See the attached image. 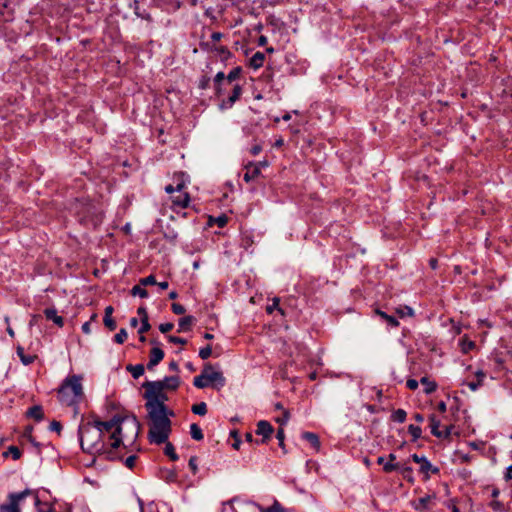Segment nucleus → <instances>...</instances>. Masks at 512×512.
Segmentation results:
<instances>
[{"label":"nucleus","instance_id":"obj_42","mask_svg":"<svg viewBox=\"0 0 512 512\" xmlns=\"http://www.w3.org/2000/svg\"><path fill=\"white\" fill-rule=\"evenodd\" d=\"M151 328V325L149 324V319H142L141 321V327L138 331L139 334H144L148 332Z\"/></svg>","mask_w":512,"mask_h":512},{"label":"nucleus","instance_id":"obj_47","mask_svg":"<svg viewBox=\"0 0 512 512\" xmlns=\"http://www.w3.org/2000/svg\"><path fill=\"white\" fill-rule=\"evenodd\" d=\"M214 221V219L212 217L209 218V221H208V225H212V222ZM215 222L218 224V226L220 228L224 227V214H221L219 215L216 219H215Z\"/></svg>","mask_w":512,"mask_h":512},{"label":"nucleus","instance_id":"obj_30","mask_svg":"<svg viewBox=\"0 0 512 512\" xmlns=\"http://www.w3.org/2000/svg\"><path fill=\"white\" fill-rule=\"evenodd\" d=\"M191 410L193 413H195L197 415L204 416L207 413V405L205 402H200V403L194 404L192 406Z\"/></svg>","mask_w":512,"mask_h":512},{"label":"nucleus","instance_id":"obj_2","mask_svg":"<svg viewBox=\"0 0 512 512\" xmlns=\"http://www.w3.org/2000/svg\"><path fill=\"white\" fill-rule=\"evenodd\" d=\"M80 445L84 452L95 454L105 451V439L109 440L106 422L82 423L79 427Z\"/></svg>","mask_w":512,"mask_h":512},{"label":"nucleus","instance_id":"obj_46","mask_svg":"<svg viewBox=\"0 0 512 512\" xmlns=\"http://www.w3.org/2000/svg\"><path fill=\"white\" fill-rule=\"evenodd\" d=\"M276 438L279 441V446L284 448V439H285V433L283 428H279L276 434Z\"/></svg>","mask_w":512,"mask_h":512},{"label":"nucleus","instance_id":"obj_28","mask_svg":"<svg viewBox=\"0 0 512 512\" xmlns=\"http://www.w3.org/2000/svg\"><path fill=\"white\" fill-rule=\"evenodd\" d=\"M165 449L164 453L168 456L172 461H176L178 459V455L175 452V448L172 443L168 442V440L164 443Z\"/></svg>","mask_w":512,"mask_h":512},{"label":"nucleus","instance_id":"obj_36","mask_svg":"<svg viewBox=\"0 0 512 512\" xmlns=\"http://www.w3.org/2000/svg\"><path fill=\"white\" fill-rule=\"evenodd\" d=\"M396 313L399 314L400 317L412 316L413 310H412V308H410L408 306H404V307L397 308Z\"/></svg>","mask_w":512,"mask_h":512},{"label":"nucleus","instance_id":"obj_6","mask_svg":"<svg viewBox=\"0 0 512 512\" xmlns=\"http://www.w3.org/2000/svg\"><path fill=\"white\" fill-rule=\"evenodd\" d=\"M228 504L232 512H250L255 510H259L260 512H285L278 501H275L273 505L268 508H263L253 502L242 501L239 498L230 500Z\"/></svg>","mask_w":512,"mask_h":512},{"label":"nucleus","instance_id":"obj_27","mask_svg":"<svg viewBox=\"0 0 512 512\" xmlns=\"http://www.w3.org/2000/svg\"><path fill=\"white\" fill-rule=\"evenodd\" d=\"M376 313L382 319H384L391 327H397L399 325V322H398V320L395 317H393L391 315H388L385 312L380 311V310H376Z\"/></svg>","mask_w":512,"mask_h":512},{"label":"nucleus","instance_id":"obj_14","mask_svg":"<svg viewBox=\"0 0 512 512\" xmlns=\"http://www.w3.org/2000/svg\"><path fill=\"white\" fill-rule=\"evenodd\" d=\"M163 358H164V352L161 348H159V347L152 348L150 351V359L147 364V368L152 369L153 367L158 365L162 361Z\"/></svg>","mask_w":512,"mask_h":512},{"label":"nucleus","instance_id":"obj_33","mask_svg":"<svg viewBox=\"0 0 512 512\" xmlns=\"http://www.w3.org/2000/svg\"><path fill=\"white\" fill-rule=\"evenodd\" d=\"M131 294L133 296H140L141 298H146L148 296V292L146 291V289H144L143 287H141V284L140 285H135L132 289H131Z\"/></svg>","mask_w":512,"mask_h":512},{"label":"nucleus","instance_id":"obj_34","mask_svg":"<svg viewBox=\"0 0 512 512\" xmlns=\"http://www.w3.org/2000/svg\"><path fill=\"white\" fill-rule=\"evenodd\" d=\"M128 337L127 331L124 328H121L119 332L114 336V341L118 344H123Z\"/></svg>","mask_w":512,"mask_h":512},{"label":"nucleus","instance_id":"obj_53","mask_svg":"<svg viewBox=\"0 0 512 512\" xmlns=\"http://www.w3.org/2000/svg\"><path fill=\"white\" fill-rule=\"evenodd\" d=\"M168 340H169V342L174 343V344H179V345H185L186 344V340L185 339L180 338V337H176V336H169Z\"/></svg>","mask_w":512,"mask_h":512},{"label":"nucleus","instance_id":"obj_45","mask_svg":"<svg viewBox=\"0 0 512 512\" xmlns=\"http://www.w3.org/2000/svg\"><path fill=\"white\" fill-rule=\"evenodd\" d=\"M431 497L425 496L419 499V505L416 506V509H424L427 507Z\"/></svg>","mask_w":512,"mask_h":512},{"label":"nucleus","instance_id":"obj_26","mask_svg":"<svg viewBox=\"0 0 512 512\" xmlns=\"http://www.w3.org/2000/svg\"><path fill=\"white\" fill-rule=\"evenodd\" d=\"M17 355L20 357L21 361L25 365H29L34 362L35 356L33 355H25L24 349L21 346L17 347Z\"/></svg>","mask_w":512,"mask_h":512},{"label":"nucleus","instance_id":"obj_7","mask_svg":"<svg viewBox=\"0 0 512 512\" xmlns=\"http://www.w3.org/2000/svg\"><path fill=\"white\" fill-rule=\"evenodd\" d=\"M165 191L170 194V199L172 202V208L176 211L178 209H183L188 207L190 202V196L185 191V183L179 182L176 187L173 185H167L165 187Z\"/></svg>","mask_w":512,"mask_h":512},{"label":"nucleus","instance_id":"obj_52","mask_svg":"<svg viewBox=\"0 0 512 512\" xmlns=\"http://www.w3.org/2000/svg\"><path fill=\"white\" fill-rule=\"evenodd\" d=\"M174 325L173 323H162L159 325V330L162 333H167L173 329Z\"/></svg>","mask_w":512,"mask_h":512},{"label":"nucleus","instance_id":"obj_56","mask_svg":"<svg viewBox=\"0 0 512 512\" xmlns=\"http://www.w3.org/2000/svg\"><path fill=\"white\" fill-rule=\"evenodd\" d=\"M137 313L140 316L141 320L148 319V313H147L145 307H139L137 310Z\"/></svg>","mask_w":512,"mask_h":512},{"label":"nucleus","instance_id":"obj_43","mask_svg":"<svg viewBox=\"0 0 512 512\" xmlns=\"http://www.w3.org/2000/svg\"><path fill=\"white\" fill-rule=\"evenodd\" d=\"M172 311L177 314V315H182L185 313V308L183 305L179 304V303H173L172 306Z\"/></svg>","mask_w":512,"mask_h":512},{"label":"nucleus","instance_id":"obj_17","mask_svg":"<svg viewBox=\"0 0 512 512\" xmlns=\"http://www.w3.org/2000/svg\"><path fill=\"white\" fill-rule=\"evenodd\" d=\"M265 61V54L263 52H256L249 60V65L253 69H258L263 66Z\"/></svg>","mask_w":512,"mask_h":512},{"label":"nucleus","instance_id":"obj_41","mask_svg":"<svg viewBox=\"0 0 512 512\" xmlns=\"http://www.w3.org/2000/svg\"><path fill=\"white\" fill-rule=\"evenodd\" d=\"M212 354V348L208 345L202 349H200L199 351V356L202 358V359H207L211 356Z\"/></svg>","mask_w":512,"mask_h":512},{"label":"nucleus","instance_id":"obj_39","mask_svg":"<svg viewBox=\"0 0 512 512\" xmlns=\"http://www.w3.org/2000/svg\"><path fill=\"white\" fill-rule=\"evenodd\" d=\"M140 284L142 286L156 285V279L153 275H149L145 278L140 279Z\"/></svg>","mask_w":512,"mask_h":512},{"label":"nucleus","instance_id":"obj_8","mask_svg":"<svg viewBox=\"0 0 512 512\" xmlns=\"http://www.w3.org/2000/svg\"><path fill=\"white\" fill-rule=\"evenodd\" d=\"M31 494L32 491L30 489H25L18 493H9L7 502L0 505V512H21V502Z\"/></svg>","mask_w":512,"mask_h":512},{"label":"nucleus","instance_id":"obj_51","mask_svg":"<svg viewBox=\"0 0 512 512\" xmlns=\"http://www.w3.org/2000/svg\"><path fill=\"white\" fill-rule=\"evenodd\" d=\"M49 429H50L51 431H54V432L60 433V431H61V429H62V425H61V423H60V422H58V421H55V420H54V421H52V422L50 423Z\"/></svg>","mask_w":512,"mask_h":512},{"label":"nucleus","instance_id":"obj_10","mask_svg":"<svg viewBox=\"0 0 512 512\" xmlns=\"http://www.w3.org/2000/svg\"><path fill=\"white\" fill-rule=\"evenodd\" d=\"M274 432L273 426L265 420H261L257 423V428L255 433L259 436H262V439L260 441L256 440V444H264L267 443Z\"/></svg>","mask_w":512,"mask_h":512},{"label":"nucleus","instance_id":"obj_15","mask_svg":"<svg viewBox=\"0 0 512 512\" xmlns=\"http://www.w3.org/2000/svg\"><path fill=\"white\" fill-rule=\"evenodd\" d=\"M475 378V380L465 382V384L469 387L471 391H476L479 387L483 385V382L486 378V374L482 370H477L475 372Z\"/></svg>","mask_w":512,"mask_h":512},{"label":"nucleus","instance_id":"obj_37","mask_svg":"<svg viewBox=\"0 0 512 512\" xmlns=\"http://www.w3.org/2000/svg\"><path fill=\"white\" fill-rule=\"evenodd\" d=\"M461 347H462V351L464 353H467V352H469L470 350H472L475 347V344H474V342H472L470 340L462 339L461 340Z\"/></svg>","mask_w":512,"mask_h":512},{"label":"nucleus","instance_id":"obj_13","mask_svg":"<svg viewBox=\"0 0 512 512\" xmlns=\"http://www.w3.org/2000/svg\"><path fill=\"white\" fill-rule=\"evenodd\" d=\"M152 383H160L165 391H175L180 385V379L178 376H170L160 381H152Z\"/></svg>","mask_w":512,"mask_h":512},{"label":"nucleus","instance_id":"obj_22","mask_svg":"<svg viewBox=\"0 0 512 512\" xmlns=\"http://www.w3.org/2000/svg\"><path fill=\"white\" fill-rule=\"evenodd\" d=\"M127 370L131 373L133 378L138 379L140 376L144 374V366L142 364L137 365H128Z\"/></svg>","mask_w":512,"mask_h":512},{"label":"nucleus","instance_id":"obj_12","mask_svg":"<svg viewBox=\"0 0 512 512\" xmlns=\"http://www.w3.org/2000/svg\"><path fill=\"white\" fill-rule=\"evenodd\" d=\"M412 460L415 463L420 464V472L426 474L427 478L429 477V472H432L434 474L439 472V469L436 467H433L432 464L430 463V461L424 456H419L417 454H413Z\"/></svg>","mask_w":512,"mask_h":512},{"label":"nucleus","instance_id":"obj_21","mask_svg":"<svg viewBox=\"0 0 512 512\" xmlns=\"http://www.w3.org/2000/svg\"><path fill=\"white\" fill-rule=\"evenodd\" d=\"M246 168H247V171L244 175V179L246 181H249V180L255 178L260 173L258 165H255L253 163H250Z\"/></svg>","mask_w":512,"mask_h":512},{"label":"nucleus","instance_id":"obj_44","mask_svg":"<svg viewBox=\"0 0 512 512\" xmlns=\"http://www.w3.org/2000/svg\"><path fill=\"white\" fill-rule=\"evenodd\" d=\"M188 466H189L190 470L192 471V473H193V474H196V473H197V471H198V466H197V457L192 456V457L189 459Z\"/></svg>","mask_w":512,"mask_h":512},{"label":"nucleus","instance_id":"obj_59","mask_svg":"<svg viewBox=\"0 0 512 512\" xmlns=\"http://www.w3.org/2000/svg\"><path fill=\"white\" fill-rule=\"evenodd\" d=\"M221 38H222V33H220V32H214L211 35V39L213 42H218L221 40Z\"/></svg>","mask_w":512,"mask_h":512},{"label":"nucleus","instance_id":"obj_16","mask_svg":"<svg viewBox=\"0 0 512 512\" xmlns=\"http://www.w3.org/2000/svg\"><path fill=\"white\" fill-rule=\"evenodd\" d=\"M44 315L48 320L53 321L58 327H62L64 325L63 318L57 314V310L55 308L45 309Z\"/></svg>","mask_w":512,"mask_h":512},{"label":"nucleus","instance_id":"obj_57","mask_svg":"<svg viewBox=\"0 0 512 512\" xmlns=\"http://www.w3.org/2000/svg\"><path fill=\"white\" fill-rule=\"evenodd\" d=\"M458 455L462 463H468L472 459V457L469 454L458 453Z\"/></svg>","mask_w":512,"mask_h":512},{"label":"nucleus","instance_id":"obj_64","mask_svg":"<svg viewBox=\"0 0 512 512\" xmlns=\"http://www.w3.org/2000/svg\"><path fill=\"white\" fill-rule=\"evenodd\" d=\"M82 331L86 334H89L90 333V322H85L83 325H82Z\"/></svg>","mask_w":512,"mask_h":512},{"label":"nucleus","instance_id":"obj_35","mask_svg":"<svg viewBox=\"0 0 512 512\" xmlns=\"http://www.w3.org/2000/svg\"><path fill=\"white\" fill-rule=\"evenodd\" d=\"M8 453L12 455V458L14 460H18L22 455L20 449L17 446H10L8 448V451L5 453V455Z\"/></svg>","mask_w":512,"mask_h":512},{"label":"nucleus","instance_id":"obj_60","mask_svg":"<svg viewBox=\"0 0 512 512\" xmlns=\"http://www.w3.org/2000/svg\"><path fill=\"white\" fill-rule=\"evenodd\" d=\"M240 445H241V439L240 438L233 439L232 447L235 450H238L240 448Z\"/></svg>","mask_w":512,"mask_h":512},{"label":"nucleus","instance_id":"obj_54","mask_svg":"<svg viewBox=\"0 0 512 512\" xmlns=\"http://www.w3.org/2000/svg\"><path fill=\"white\" fill-rule=\"evenodd\" d=\"M419 382L415 379H408L406 382L407 388L410 390H416L418 388Z\"/></svg>","mask_w":512,"mask_h":512},{"label":"nucleus","instance_id":"obj_24","mask_svg":"<svg viewBox=\"0 0 512 512\" xmlns=\"http://www.w3.org/2000/svg\"><path fill=\"white\" fill-rule=\"evenodd\" d=\"M302 437L307 440L314 448L318 449L320 447L319 437L312 432H304Z\"/></svg>","mask_w":512,"mask_h":512},{"label":"nucleus","instance_id":"obj_5","mask_svg":"<svg viewBox=\"0 0 512 512\" xmlns=\"http://www.w3.org/2000/svg\"><path fill=\"white\" fill-rule=\"evenodd\" d=\"M143 387L145 389L144 398L146 399V410L170 411L165 405L168 396L165 390L162 389L160 383L146 382L143 384Z\"/></svg>","mask_w":512,"mask_h":512},{"label":"nucleus","instance_id":"obj_63","mask_svg":"<svg viewBox=\"0 0 512 512\" xmlns=\"http://www.w3.org/2000/svg\"><path fill=\"white\" fill-rule=\"evenodd\" d=\"M224 78V73L223 72H218L216 74V77H215V82L217 83V85H220L221 83V80Z\"/></svg>","mask_w":512,"mask_h":512},{"label":"nucleus","instance_id":"obj_1","mask_svg":"<svg viewBox=\"0 0 512 512\" xmlns=\"http://www.w3.org/2000/svg\"><path fill=\"white\" fill-rule=\"evenodd\" d=\"M109 430V445L118 448L132 445L140 432V423L135 416H117L106 422Z\"/></svg>","mask_w":512,"mask_h":512},{"label":"nucleus","instance_id":"obj_31","mask_svg":"<svg viewBox=\"0 0 512 512\" xmlns=\"http://www.w3.org/2000/svg\"><path fill=\"white\" fill-rule=\"evenodd\" d=\"M242 73L241 67H235L232 69L229 74L226 76V83L231 84L233 81H235Z\"/></svg>","mask_w":512,"mask_h":512},{"label":"nucleus","instance_id":"obj_18","mask_svg":"<svg viewBox=\"0 0 512 512\" xmlns=\"http://www.w3.org/2000/svg\"><path fill=\"white\" fill-rule=\"evenodd\" d=\"M194 318L192 316H185L179 320L178 332H186L191 329Z\"/></svg>","mask_w":512,"mask_h":512},{"label":"nucleus","instance_id":"obj_48","mask_svg":"<svg viewBox=\"0 0 512 512\" xmlns=\"http://www.w3.org/2000/svg\"><path fill=\"white\" fill-rule=\"evenodd\" d=\"M136 459L137 457L135 455L127 457L125 460L126 467H128L129 469H133L136 463Z\"/></svg>","mask_w":512,"mask_h":512},{"label":"nucleus","instance_id":"obj_50","mask_svg":"<svg viewBox=\"0 0 512 512\" xmlns=\"http://www.w3.org/2000/svg\"><path fill=\"white\" fill-rule=\"evenodd\" d=\"M397 468H398V464H393L391 461H389L388 463H385L383 466V470L386 473H390V472L396 470Z\"/></svg>","mask_w":512,"mask_h":512},{"label":"nucleus","instance_id":"obj_40","mask_svg":"<svg viewBox=\"0 0 512 512\" xmlns=\"http://www.w3.org/2000/svg\"><path fill=\"white\" fill-rule=\"evenodd\" d=\"M289 418H290L289 411L288 410H283L282 417H277L275 420L280 425H285L289 421Z\"/></svg>","mask_w":512,"mask_h":512},{"label":"nucleus","instance_id":"obj_11","mask_svg":"<svg viewBox=\"0 0 512 512\" xmlns=\"http://www.w3.org/2000/svg\"><path fill=\"white\" fill-rule=\"evenodd\" d=\"M431 433L437 438H447L450 436L453 426H446L444 430H440V420L435 416L429 417Z\"/></svg>","mask_w":512,"mask_h":512},{"label":"nucleus","instance_id":"obj_9","mask_svg":"<svg viewBox=\"0 0 512 512\" xmlns=\"http://www.w3.org/2000/svg\"><path fill=\"white\" fill-rule=\"evenodd\" d=\"M220 373L214 372L211 367H205L202 373L194 378L193 384L197 388H205L219 379Z\"/></svg>","mask_w":512,"mask_h":512},{"label":"nucleus","instance_id":"obj_4","mask_svg":"<svg viewBox=\"0 0 512 512\" xmlns=\"http://www.w3.org/2000/svg\"><path fill=\"white\" fill-rule=\"evenodd\" d=\"M83 377L80 375L67 376L58 388V399L65 406L77 407L85 398Z\"/></svg>","mask_w":512,"mask_h":512},{"label":"nucleus","instance_id":"obj_61","mask_svg":"<svg viewBox=\"0 0 512 512\" xmlns=\"http://www.w3.org/2000/svg\"><path fill=\"white\" fill-rule=\"evenodd\" d=\"M505 479L506 480H512V465H510L507 470H506V474H505Z\"/></svg>","mask_w":512,"mask_h":512},{"label":"nucleus","instance_id":"obj_32","mask_svg":"<svg viewBox=\"0 0 512 512\" xmlns=\"http://www.w3.org/2000/svg\"><path fill=\"white\" fill-rule=\"evenodd\" d=\"M408 431L411 434L414 441L418 440L422 435V429L419 426L409 425Z\"/></svg>","mask_w":512,"mask_h":512},{"label":"nucleus","instance_id":"obj_58","mask_svg":"<svg viewBox=\"0 0 512 512\" xmlns=\"http://www.w3.org/2000/svg\"><path fill=\"white\" fill-rule=\"evenodd\" d=\"M261 151H262V147H261V145H258V144H257V145H254V146L251 148V150H250V152H251V154H252V155H258Z\"/></svg>","mask_w":512,"mask_h":512},{"label":"nucleus","instance_id":"obj_38","mask_svg":"<svg viewBox=\"0 0 512 512\" xmlns=\"http://www.w3.org/2000/svg\"><path fill=\"white\" fill-rule=\"evenodd\" d=\"M104 325L111 331L116 329V322L112 316L104 317Z\"/></svg>","mask_w":512,"mask_h":512},{"label":"nucleus","instance_id":"obj_3","mask_svg":"<svg viewBox=\"0 0 512 512\" xmlns=\"http://www.w3.org/2000/svg\"><path fill=\"white\" fill-rule=\"evenodd\" d=\"M149 420L148 439L152 444H163L172 432L170 417L174 416L173 411L147 410Z\"/></svg>","mask_w":512,"mask_h":512},{"label":"nucleus","instance_id":"obj_49","mask_svg":"<svg viewBox=\"0 0 512 512\" xmlns=\"http://www.w3.org/2000/svg\"><path fill=\"white\" fill-rule=\"evenodd\" d=\"M490 507L496 511V512H502L503 511V505L501 504V502L497 501L496 499H494L491 503H490Z\"/></svg>","mask_w":512,"mask_h":512},{"label":"nucleus","instance_id":"obj_20","mask_svg":"<svg viewBox=\"0 0 512 512\" xmlns=\"http://www.w3.org/2000/svg\"><path fill=\"white\" fill-rule=\"evenodd\" d=\"M27 415L31 418H34L37 421H40L44 417L43 409L41 406H33L28 409Z\"/></svg>","mask_w":512,"mask_h":512},{"label":"nucleus","instance_id":"obj_55","mask_svg":"<svg viewBox=\"0 0 512 512\" xmlns=\"http://www.w3.org/2000/svg\"><path fill=\"white\" fill-rule=\"evenodd\" d=\"M402 474L405 478H407L409 481H413L412 477H411V474H412V468L410 467H405L403 470H402Z\"/></svg>","mask_w":512,"mask_h":512},{"label":"nucleus","instance_id":"obj_23","mask_svg":"<svg viewBox=\"0 0 512 512\" xmlns=\"http://www.w3.org/2000/svg\"><path fill=\"white\" fill-rule=\"evenodd\" d=\"M190 435L196 441H201L204 438L202 429L196 423L190 425Z\"/></svg>","mask_w":512,"mask_h":512},{"label":"nucleus","instance_id":"obj_19","mask_svg":"<svg viewBox=\"0 0 512 512\" xmlns=\"http://www.w3.org/2000/svg\"><path fill=\"white\" fill-rule=\"evenodd\" d=\"M420 383L424 386V392L426 394H431L437 389L436 382L430 380L428 377H422Z\"/></svg>","mask_w":512,"mask_h":512},{"label":"nucleus","instance_id":"obj_29","mask_svg":"<svg viewBox=\"0 0 512 512\" xmlns=\"http://www.w3.org/2000/svg\"><path fill=\"white\" fill-rule=\"evenodd\" d=\"M407 413L403 409H397L391 415V419L398 423H403L406 420Z\"/></svg>","mask_w":512,"mask_h":512},{"label":"nucleus","instance_id":"obj_62","mask_svg":"<svg viewBox=\"0 0 512 512\" xmlns=\"http://www.w3.org/2000/svg\"><path fill=\"white\" fill-rule=\"evenodd\" d=\"M448 508H451L452 509V512H460L459 509L457 508L454 500H451L449 503H448Z\"/></svg>","mask_w":512,"mask_h":512},{"label":"nucleus","instance_id":"obj_25","mask_svg":"<svg viewBox=\"0 0 512 512\" xmlns=\"http://www.w3.org/2000/svg\"><path fill=\"white\" fill-rule=\"evenodd\" d=\"M242 90L243 89H242V86L240 84H238V83L233 84L232 92L229 95V102L232 103V104L234 102H236L240 98V96L242 94Z\"/></svg>","mask_w":512,"mask_h":512}]
</instances>
